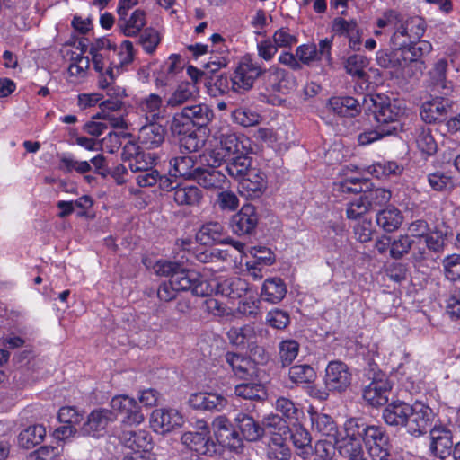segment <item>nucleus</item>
Segmentation results:
<instances>
[{"label": "nucleus", "mask_w": 460, "mask_h": 460, "mask_svg": "<svg viewBox=\"0 0 460 460\" xmlns=\"http://www.w3.org/2000/svg\"><path fill=\"white\" fill-rule=\"evenodd\" d=\"M116 414L109 409L98 408L92 411L83 423L84 431H102L110 429L116 422Z\"/></svg>", "instance_id": "nucleus-17"}, {"label": "nucleus", "mask_w": 460, "mask_h": 460, "mask_svg": "<svg viewBox=\"0 0 460 460\" xmlns=\"http://www.w3.org/2000/svg\"><path fill=\"white\" fill-rule=\"evenodd\" d=\"M181 147L192 153L197 152L205 145V139L199 135V130L193 128L180 137Z\"/></svg>", "instance_id": "nucleus-55"}, {"label": "nucleus", "mask_w": 460, "mask_h": 460, "mask_svg": "<svg viewBox=\"0 0 460 460\" xmlns=\"http://www.w3.org/2000/svg\"><path fill=\"white\" fill-rule=\"evenodd\" d=\"M252 158L244 155L243 150L234 155L226 163V171L234 179L240 181L243 178L252 166Z\"/></svg>", "instance_id": "nucleus-38"}, {"label": "nucleus", "mask_w": 460, "mask_h": 460, "mask_svg": "<svg viewBox=\"0 0 460 460\" xmlns=\"http://www.w3.org/2000/svg\"><path fill=\"white\" fill-rule=\"evenodd\" d=\"M352 375L348 366L341 361H332L325 373V387L332 392H343L351 384Z\"/></svg>", "instance_id": "nucleus-9"}, {"label": "nucleus", "mask_w": 460, "mask_h": 460, "mask_svg": "<svg viewBox=\"0 0 460 460\" xmlns=\"http://www.w3.org/2000/svg\"><path fill=\"white\" fill-rule=\"evenodd\" d=\"M393 47L394 49L390 52L379 50L376 53V61L382 67L402 70V75H404L407 68L414 67L407 45Z\"/></svg>", "instance_id": "nucleus-10"}, {"label": "nucleus", "mask_w": 460, "mask_h": 460, "mask_svg": "<svg viewBox=\"0 0 460 460\" xmlns=\"http://www.w3.org/2000/svg\"><path fill=\"white\" fill-rule=\"evenodd\" d=\"M449 102L442 97L425 102L421 106L420 116L426 123L441 120L447 113Z\"/></svg>", "instance_id": "nucleus-25"}, {"label": "nucleus", "mask_w": 460, "mask_h": 460, "mask_svg": "<svg viewBox=\"0 0 460 460\" xmlns=\"http://www.w3.org/2000/svg\"><path fill=\"white\" fill-rule=\"evenodd\" d=\"M267 445V456L270 460H289L291 451L281 433H270Z\"/></svg>", "instance_id": "nucleus-34"}, {"label": "nucleus", "mask_w": 460, "mask_h": 460, "mask_svg": "<svg viewBox=\"0 0 460 460\" xmlns=\"http://www.w3.org/2000/svg\"><path fill=\"white\" fill-rule=\"evenodd\" d=\"M165 128L157 123L150 122L141 127L138 133L139 143L147 149L156 148L164 141Z\"/></svg>", "instance_id": "nucleus-24"}, {"label": "nucleus", "mask_w": 460, "mask_h": 460, "mask_svg": "<svg viewBox=\"0 0 460 460\" xmlns=\"http://www.w3.org/2000/svg\"><path fill=\"white\" fill-rule=\"evenodd\" d=\"M364 199L368 201L369 208L383 206L391 199L390 190L384 188L367 189L363 194Z\"/></svg>", "instance_id": "nucleus-56"}, {"label": "nucleus", "mask_w": 460, "mask_h": 460, "mask_svg": "<svg viewBox=\"0 0 460 460\" xmlns=\"http://www.w3.org/2000/svg\"><path fill=\"white\" fill-rule=\"evenodd\" d=\"M289 378L296 384H306L314 380L316 374L309 365H295L288 372Z\"/></svg>", "instance_id": "nucleus-47"}, {"label": "nucleus", "mask_w": 460, "mask_h": 460, "mask_svg": "<svg viewBox=\"0 0 460 460\" xmlns=\"http://www.w3.org/2000/svg\"><path fill=\"white\" fill-rule=\"evenodd\" d=\"M367 60L361 55H352L348 58L345 68L348 74L358 78H364L366 75L365 67Z\"/></svg>", "instance_id": "nucleus-57"}, {"label": "nucleus", "mask_w": 460, "mask_h": 460, "mask_svg": "<svg viewBox=\"0 0 460 460\" xmlns=\"http://www.w3.org/2000/svg\"><path fill=\"white\" fill-rule=\"evenodd\" d=\"M453 442L447 436L432 437L430 450L434 456L444 459L452 452Z\"/></svg>", "instance_id": "nucleus-52"}, {"label": "nucleus", "mask_w": 460, "mask_h": 460, "mask_svg": "<svg viewBox=\"0 0 460 460\" xmlns=\"http://www.w3.org/2000/svg\"><path fill=\"white\" fill-rule=\"evenodd\" d=\"M234 393L238 397L248 400H261L265 394L263 387L259 384H240L235 386Z\"/></svg>", "instance_id": "nucleus-53"}, {"label": "nucleus", "mask_w": 460, "mask_h": 460, "mask_svg": "<svg viewBox=\"0 0 460 460\" xmlns=\"http://www.w3.org/2000/svg\"><path fill=\"white\" fill-rule=\"evenodd\" d=\"M182 111L193 126L200 128L206 126L214 116L213 111L205 103L186 106Z\"/></svg>", "instance_id": "nucleus-37"}, {"label": "nucleus", "mask_w": 460, "mask_h": 460, "mask_svg": "<svg viewBox=\"0 0 460 460\" xmlns=\"http://www.w3.org/2000/svg\"><path fill=\"white\" fill-rule=\"evenodd\" d=\"M170 164L172 166L171 172H173V176H180L192 181L200 167L194 157L189 155L174 157L170 161Z\"/></svg>", "instance_id": "nucleus-30"}, {"label": "nucleus", "mask_w": 460, "mask_h": 460, "mask_svg": "<svg viewBox=\"0 0 460 460\" xmlns=\"http://www.w3.org/2000/svg\"><path fill=\"white\" fill-rule=\"evenodd\" d=\"M146 13L140 9L134 11L129 17L119 16L118 27L125 36H137L146 25Z\"/></svg>", "instance_id": "nucleus-27"}, {"label": "nucleus", "mask_w": 460, "mask_h": 460, "mask_svg": "<svg viewBox=\"0 0 460 460\" xmlns=\"http://www.w3.org/2000/svg\"><path fill=\"white\" fill-rule=\"evenodd\" d=\"M407 49L415 69L421 71L422 63L419 60L432 50V45L427 40H418L415 43L408 44Z\"/></svg>", "instance_id": "nucleus-46"}, {"label": "nucleus", "mask_w": 460, "mask_h": 460, "mask_svg": "<svg viewBox=\"0 0 460 460\" xmlns=\"http://www.w3.org/2000/svg\"><path fill=\"white\" fill-rule=\"evenodd\" d=\"M374 108V117L379 128L389 135H395L402 129L401 120L405 115L406 109L401 102L391 100L385 94H376L369 97Z\"/></svg>", "instance_id": "nucleus-1"}, {"label": "nucleus", "mask_w": 460, "mask_h": 460, "mask_svg": "<svg viewBox=\"0 0 460 460\" xmlns=\"http://www.w3.org/2000/svg\"><path fill=\"white\" fill-rule=\"evenodd\" d=\"M266 433H227L224 438V433H217L220 440V452L224 448L231 451L240 452L243 447V438L247 441H259L265 438Z\"/></svg>", "instance_id": "nucleus-23"}, {"label": "nucleus", "mask_w": 460, "mask_h": 460, "mask_svg": "<svg viewBox=\"0 0 460 460\" xmlns=\"http://www.w3.org/2000/svg\"><path fill=\"white\" fill-rule=\"evenodd\" d=\"M377 225L385 232L392 233L402 223V215L394 207L386 208L376 214Z\"/></svg>", "instance_id": "nucleus-39"}, {"label": "nucleus", "mask_w": 460, "mask_h": 460, "mask_svg": "<svg viewBox=\"0 0 460 460\" xmlns=\"http://www.w3.org/2000/svg\"><path fill=\"white\" fill-rule=\"evenodd\" d=\"M138 109L147 121H155L162 116L163 100L158 94L150 93L139 101Z\"/></svg>", "instance_id": "nucleus-35"}, {"label": "nucleus", "mask_w": 460, "mask_h": 460, "mask_svg": "<svg viewBox=\"0 0 460 460\" xmlns=\"http://www.w3.org/2000/svg\"><path fill=\"white\" fill-rule=\"evenodd\" d=\"M194 128V126L190 120L183 115V111L177 112L173 115L171 130L173 135L182 137Z\"/></svg>", "instance_id": "nucleus-60"}, {"label": "nucleus", "mask_w": 460, "mask_h": 460, "mask_svg": "<svg viewBox=\"0 0 460 460\" xmlns=\"http://www.w3.org/2000/svg\"><path fill=\"white\" fill-rule=\"evenodd\" d=\"M372 440L366 442L367 452L373 460H388L390 443L387 433H373Z\"/></svg>", "instance_id": "nucleus-32"}, {"label": "nucleus", "mask_w": 460, "mask_h": 460, "mask_svg": "<svg viewBox=\"0 0 460 460\" xmlns=\"http://www.w3.org/2000/svg\"><path fill=\"white\" fill-rule=\"evenodd\" d=\"M267 84L272 92L285 94L295 89L296 83L294 76L286 70L271 67L268 75Z\"/></svg>", "instance_id": "nucleus-21"}, {"label": "nucleus", "mask_w": 460, "mask_h": 460, "mask_svg": "<svg viewBox=\"0 0 460 460\" xmlns=\"http://www.w3.org/2000/svg\"><path fill=\"white\" fill-rule=\"evenodd\" d=\"M332 31L339 36H344L349 40L351 49L358 51L361 49V31L355 20L335 18L332 26Z\"/></svg>", "instance_id": "nucleus-16"}, {"label": "nucleus", "mask_w": 460, "mask_h": 460, "mask_svg": "<svg viewBox=\"0 0 460 460\" xmlns=\"http://www.w3.org/2000/svg\"><path fill=\"white\" fill-rule=\"evenodd\" d=\"M258 224V215L254 206L246 204L238 213L234 214L230 221V227L237 235L251 234Z\"/></svg>", "instance_id": "nucleus-11"}, {"label": "nucleus", "mask_w": 460, "mask_h": 460, "mask_svg": "<svg viewBox=\"0 0 460 460\" xmlns=\"http://www.w3.org/2000/svg\"><path fill=\"white\" fill-rule=\"evenodd\" d=\"M267 335V329L254 323H248L240 327L234 326L226 333L232 345L242 349H249L254 357L258 355L261 362L266 361L268 357L264 349L257 344Z\"/></svg>", "instance_id": "nucleus-2"}, {"label": "nucleus", "mask_w": 460, "mask_h": 460, "mask_svg": "<svg viewBox=\"0 0 460 460\" xmlns=\"http://www.w3.org/2000/svg\"><path fill=\"white\" fill-rule=\"evenodd\" d=\"M133 60V44L129 40H124L119 49L117 48V53L112 54L110 65L119 71L124 66L128 65Z\"/></svg>", "instance_id": "nucleus-44"}, {"label": "nucleus", "mask_w": 460, "mask_h": 460, "mask_svg": "<svg viewBox=\"0 0 460 460\" xmlns=\"http://www.w3.org/2000/svg\"><path fill=\"white\" fill-rule=\"evenodd\" d=\"M416 145L418 148L428 155H434L437 151V143L431 134V129L421 126L416 128Z\"/></svg>", "instance_id": "nucleus-43"}, {"label": "nucleus", "mask_w": 460, "mask_h": 460, "mask_svg": "<svg viewBox=\"0 0 460 460\" xmlns=\"http://www.w3.org/2000/svg\"><path fill=\"white\" fill-rule=\"evenodd\" d=\"M243 149L244 146L239 136L224 134L221 136L219 143L208 153L207 161L212 163L214 166H220Z\"/></svg>", "instance_id": "nucleus-5"}, {"label": "nucleus", "mask_w": 460, "mask_h": 460, "mask_svg": "<svg viewBox=\"0 0 460 460\" xmlns=\"http://www.w3.org/2000/svg\"><path fill=\"white\" fill-rule=\"evenodd\" d=\"M296 454L306 459L313 454L311 433H289Z\"/></svg>", "instance_id": "nucleus-49"}, {"label": "nucleus", "mask_w": 460, "mask_h": 460, "mask_svg": "<svg viewBox=\"0 0 460 460\" xmlns=\"http://www.w3.org/2000/svg\"><path fill=\"white\" fill-rule=\"evenodd\" d=\"M413 244H415L414 239H411L409 235H400L391 243V257L395 260L402 258L409 252Z\"/></svg>", "instance_id": "nucleus-51"}, {"label": "nucleus", "mask_w": 460, "mask_h": 460, "mask_svg": "<svg viewBox=\"0 0 460 460\" xmlns=\"http://www.w3.org/2000/svg\"><path fill=\"white\" fill-rule=\"evenodd\" d=\"M442 265L444 268V273L447 279L451 281H456L460 279V255L452 254L447 256Z\"/></svg>", "instance_id": "nucleus-58"}, {"label": "nucleus", "mask_w": 460, "mask_h": 460, "mask_svg": "<svg viewBox=\"0 0 460 460\" xmlns=\"http://www.w3.org/2000/svg\"><path fill=\"white\" fill-rule=\"evenodd\" d=\"M181 57L178 55H171L168 61L163 66V74L155 79L156 85H167L173 75L181 70Z\"/></svg>", "instance_id": "nucleus-48"}, {"label": "nucleus", "mask_w": 460, "mask_h": 460, "mask_svg": "<svg viewBox=\"0 0 460 460\" xmlns=\"http://www.w3.org/2000/svg\"><path fill=\"white\" fill-rule=\"evenodd\" d=\"M232 118L234 122L243 127L254 126L261 120L259 113L244 106L234 109L232 111Z\"/></svg>", "instance_id": "nucleus-45"}, {"label": "nucleus", "mask_w": 460, "mask_h": 460, "mask_svg": "<svg viewBox=\"0 0 460 460\" xmlns=\"http://www.w3.org/2000/svg\"><path fill=\"white\" fill-rule=\"evenodd\" d=\"M189 405L195 410L212 411L222 410L226 399L221 394L212 393H195L189 398Z\"/></svg>", "instance_id": "nucleus-22"}, {"label": "nucleus", "mask_w": 460, "mask_h": 460, "mask_svg": "<svg viewBox=\"0 0 460 460\" xmlns=\"http://www.w3.org/2000/svg\"><path fill=\"white\" fill-rule=\"evenodd\" d=\"M239 181L241 193L248 199L260 197L267 188L266 175L257 167H252Z\"/></svg>", "instance_id": "nucleus-15"}, {"label": "nucleus", "mask_w": 460, "mask_h": 460, "mask_svg": "<svg viewBox=\"0 0 460 460\" xmlns=\"http://www.w3.org/2000/svg\"><path fill=\"white\" fill-rule=\"evenodd\" d=\"M447 60L440 58L429 71L430 80L436 91L445 96L449 95L453 89L451 82L447 81Z\"/></svg>", "instance_id": "nucleus-28"}, {"label": "nucleus", "mask_w": 460, "mask_h": 460, "mask_svg": "<svg viewBox=\"0 0 460 460\" xmlns=\"http://www.w3.org/2000/svg\"><path fill=\"white\" fill-rule=\"evenodd\" d=\"M58 420L62 427L56 429L55 431H64V429L76 431L84 420V416L75 407L65 406L59 409Z\"/></svg>", "instance_id": "nucleus-40"}, {"label": "nucleus", "mask_w": 460, "mask_h": 460, "mask_svg": "<svg viewBox=\"0 0 460 460\" xmlns=\"http://www.w3.org/2000/svg\"><path fill=\"white\" fill-rule=\"evenodd\" d=\"M93 167L94 173L103 178L111 173L107 159L102 154H98L91 158L90 161H78L71 157H62L60 159L59 168L66 173L75 171L80 174H84L91 172Z\"/></svg>", "instance_id": "nucleus-7"}, {"label": "nucleus", "mask_w": 460, "mask_h": 460, "mask_svg": "<svg viewBox=\"0 0 460 460\" xmlns=\"http://www.w3.org/2000/svg\"><path fill=\"white\" fill-rule=\"evenodd\" d=\"M287 294V288L279 278H270L264 281L261 288V298L269 303L280 302Z\"/></svg>", "instance_id": "nucleus-33"}, {"label": "nucleus", "mask_w": 460, "mask_h": 460, "mask_svg": "<svg viewBox=\"0 0 460 460\" xmlns=\"http://www.w3.org/2000/svg\"><path fill=\"white\" fill-rule=\"evenodd\" d=\"M49 436L55 440L56 445H44L40 446L37 450L38 458L40 460H52L54 457L59 455V446L64 439L66 433H49Z\"/></svg>", "instance_id": "nucleus-54"}, {"label": "nucleus", "mask_w": 460, "mask_h": 460, "mask_svg": "<svg viewBox=\"0 0 460 460\" xmlns=\"http://www.w3.org/2000/svg\"><path fill=\"white\" fill-rule=\"evenodd\" d=\"M263 72L257 61L250 56H243L232 74V91L239 93L250 91Z\"/></svg>", "instance_id": "nucleus-3"}, {"label": "nucleus", "mask_w": 460, "mask_h": 460, "mask_svg": "<svg viewBox=\"0 0 460 460\" xmlns=\"http://www.w3.org/2000/svg\"><path fill=\"white\" fill-rule=\"evenodd\" d=\"M213 294H221L232 298L241 297L248 289L247 283L241 278H231L222 281L217 279L208 280Z\"/></svg>", "instance_id": "nucleus-19"}, {"label": "nucleus", "mask_w": 460, "mask_h": 460, "mask_svg": "<svg viewBox=\"0 0 460 460\" xmlns=\"http://www.w3.org/2000/svg\"><path fill=\"white\" fill-rule=\"evenodd\" d=\"M411 407L412 412L410 414L409 420L416 425V428H412L413 431H422L428 429L433 418L432 410L420 402H416Z\"/></svg>", "instance_id": "nucleus-41"}, {"label": "nucleus", "mask_w": 460, "mask_h": 460, "mask_svg": "<svg viewBox=\"0 0 460 460\" xmlns=\"http://www.w3.org/2000/svg\"><path fill=\"white\" fill-rule=\"evenodd\" d=\"M202 190L195 185H180L175 188L173 200L181 207H199L203 200Z\"/></svg>", "instance_id": "nucleus-26"}, {"label": "nucleus", "mask_w": 460, "mask_h": 460, "mask_svg": "<svg viewBox=\"0 0 460 460\" xmlns=\"http://www.w3.org/2000/svg\"><path fill=\"white\" fill-rule=\"evenodd\" d=\"M363 440L365 438L361 437V433H334L332 447L341 456L349 459L363 453Z\"/></svg>", "instance_id": "nucleus-14"}, {"label": "nucleus", "mask_w": 460, "mask_h": 460, "mask_svg": "<svg viewBox=\"0 0 460 460\" xmlns=\"http://www.w3.org/2000/svg\"><path fill=\"white\" fill-rule=\"evenodd\" d=\"M314 460H337L334 456L332 443L319 439L315 444V456Z\"/></svg>", "instance_id": "nucleus-64"}, {"label": "nucleus", "mask_w": 460, "mask_h": 460, "mask_svg": "<svg viewBox=\"0 0 460 460\" xmlns=\"http://www.w3.org/2000/svg\"><path fill=\"white\" fill-rule=\"evenodd\" d=\"M300 345L295 340L282 341L279 345V358L283 366L290 365L297 357Z\"/></svg>", "instance_id": "nucleus-50"}, {"label": "nucleus", "mask_w": 460, "mask_h": 460, "mask_svg": "<svg viewBox=\"0 0 460 460\" xmlns=\"http://www.w3.org/2000/svg\"><path fill=\"white\" fill-rule=\"evenodd\" d=\"M224 226L217 221H209L201 226L196 234V239L201 244L208 245L213 243H220L224 240Z\"/></svg>", "instance_id": "nucleus-36"}, {"label": "nucleus", "mask_w": 460, "mask_h": 460, "mask_svg": "<svg viewBox=\"0 0 460 460\" xmlns=\"http://www.w3.org/2000/svg\"><path fill=\"white\" fill-rule=\"evenodd\" d=\"M447 312L455 319L460 318V288H453L446 300Z\"/></svg>", "instance_id": "nucleus-63"}, {"label": "nucleus", "mask_w": 460, "mask_h": 460, "mask_svg": "<svg viewBox=\"0 0 460 460\" xmlns=\"http://www.w3.org/2000/svg\"><path fill=\"white\" fill-rule=\"evenodd\" d=\"M426 22L422 17L413 16L406 20H399L394 34L391 36L393 46H404L408 41L420 40L426 31Z\"/></svg>", "instance_id": "nucleus-6"}, {"label": "nucleus", "mask_w": 460, "mask_h": 460, "mask_svg": "<svg viewBox=\"0 0 460 460\" xmlns=\"http://www.w3.org/2000/svg\"><path fill=\"white\" fill-rule=\"evenodd\" d=\"M208 164V167H202L200 165L193 181L207 190L223 189L226 184V175L217 170V166H214L212 163Z\"/></svg>", "instance_id": "nucleus-18"}, {"label": "nucleus", "mask_w": 460, "mask_h": 460, "mask_svg": "<svg viewBox=\"0 0 460 460\" xmlns=\"http://www.w3.org/2000/svg\"><path fill=\"white\" fill-rule=\"evenodd\" d=\"M225 359L237 377L247 379L253 375V363L249 358L238 353L227 352L225 355Z\"/></svg>", "instance_id": "nucleus-31"}, {"label": "nucleus", "mask_w": 460, "mask_h": 460, "mask_svg": "<svg viewBox=\"0 0 460 460\" xmlns=\"http://www.w3.org/2000/svg\"><path fill=\"white\" fill-rule=\"evenodd\" d=\"M182 433V443L198 455L212 456L220 453V440L217 433Z\"/></svg>", "instance_id": "nucleus-8"}, {"label": "nucleus", "mask_w": 460, "mask_h": 460, "mask_svg": "<svg viewBox=\"0 0 460 460\" xmlns=\"http://www.w3.org/2000/svg\"><path fill=\"white\" fill-rule=\"evenodd\" d=\"M172 284L178 291L190 290L197 296L212 295V288L203 276L194 270H185L182 267L176 270L170 279Z\"/></svg>", "instance_id": "nucleus-4"}, {"label": "nucleus", "mask_w": 460, "mask_h": 460, "mask_svg": "<svg viewBox=\"0 0 460 460\" xmlns=\"http://www.w3.org/2000/svg\"><path fill=\"white\" fill-rule=\"evenodd\" d=\"M369 203L364 199L363 194L359 198L349 202L347 208V217L356 220L361 216L365 215L368 210Z\"/></svg>", "instance_id": "nucleus-61"}, {"label": "nucleus", "mask_w": 460, "mask_h": 460, "mask_svg": "<svg viewBox=\"0 0 460 460\" xmlns=\"http://www.w3.org/2000/svg\"><path fill=\"white\" fill-rule=\"evenodd\" d=\"M184 418L175 409H156L150 416V425L154 431H172L183 426Z\"/></svg>", "instance_id": "nucleus-13"}, {"label": "nucleus", "mask_w": 460, "mask_h": 460, "mask_svg": "<svg viewBox=\"0 0 460 460\" xmlns=\"http://www.w3.org/2000/svg\"><path fill=\"white\" fill-rule=\"evenodd\" d=\"M155 163V158L150 153L140 152L132 161L129 162V168L132 172H142L152 168Z\"/></svg>", "instance_id": "nucleus-62"}, {"label": "nucleus", "mask_w": 460, "mask_h": 460, "mask_svg": "<svg viewBox=\"0 0 460 460\" xmlns=\"http://www.w3.org/2000/svg\"><path fill=\"white\" fill-rule=\"evenodd\" d=\"M119 439L133 452L147 453L153 449L150 433H119Z\"/></svg>", "instance_id": "nucleus-29"}, {"label": "nucleus", "mask_w": 460, "mask_h": 460, "mask_svg": "<svg viewBox=\"0 0 460 460\" xmlns=\"http://www.w3.org/2000/svg\"><path fill=\"white\" fill-rule=\"evenodd\" d=\"M392 384L385 376L376 377L363 390V398L372 406H382L387 403L391 394Z\"/></svg>", "instance_id": "nucleus-12"}, {"label": "nucleus", "mask_w": 460, "mask_h": 460, "mask_svg": "<svg viewBox=\"0 0 460 460\" xmlns=\"http://www.w3.org/2000/svg\"><path fill=\"white\" fill-rule=\"evenodd\" d=\"M161 38L158 31L153 28H146L141 33L139 38V43L146 53H153L158 44L160 43Z\"/></svg>", "instance_id": "nucleus-59"}, {"label": "nucleus", "mask_w": 460, "mask_h": 460, "mask_svg": "<svg viewBox=\"0 0 460 460\" xmlns=\"http://www.w3.org/2000/svg\"><path fill=\"white\" fill-rule=\"evenodd\" d=\"M412 412L411 404L404 402H393L383 411L385 421L390 426L404 427Z\"/></svg>", "instance_id": "nucleus-20"}, {"label": "nucleus", "mask_w": 460, "mask_h": 460, "mask_svg": "<svg viewBox=\"0 0 460 460\" xmlns=\"http://www.w3.org/2000/svg\"><path fill=\"white\" fill-rule=\"evenodd\" d=\"M196 86L190 83H181L166 101L169 107H178L193 99L196 95Z\"/></svg>", "instance_id": "nucleus-42"}]
</instances>
